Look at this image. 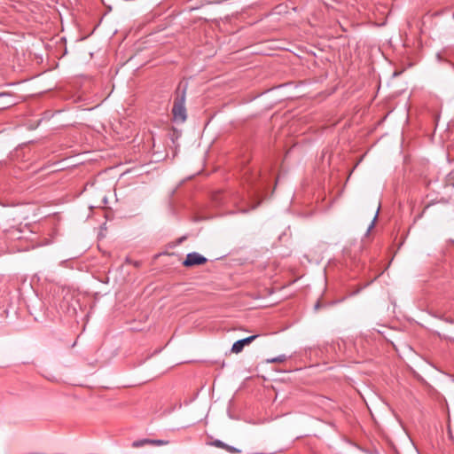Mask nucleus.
I'll list each match as a JSON object with an SVG mask.
<instances>
[{
    "label": "nucleus",
    "instance_id": "nucleus-7",
    "mask_svg": "<svg viewBox=\"0 0 454 454\" xmlns=\"http://www.w3.org/2000/svg\"><path fill=\"white\" fill-rule=\"evenodd\" d=\"M286 360V355H280L278 356L273 357L271 359H268L267 362L269 363H282Z\"/></svg>",
    "mask_w": 454,
    "mask_h": 454
},
{
    "label": "nucleus",
    "instance_id": "nucleus-14",
    "mask_svg": "<svg viewBox=\"0 0 454 454\" xmlns=\"http://www.w3.org/2000/svg\"><path fill=\"white\" fill-rule=\"evenodd\" d=\"M447 322L453 323V320L446 318Z\"/></svg>",
    "mask_w": 454,
    "mask_h": 454
},
{
    "label": "nucleus",
    "instance_id": "nucleus-4",
    "mask_svg": "<svg viewBox=\"0 0 454 454\" xmlns=\"http://www.w3.org/2000/svg\"><path fill=\"white\" fill-rule=\"evenodd\" d=\"M209 444L211 446H214L216 448L223 449L230 453H239L240 452V450L239 449H237L236 447L228 445L226 443H224L223 442H222L221 440H217V439L214 440V441L210 442Z\"/></svg>",
    "mask_w": 454,
    "mask_h": 454
},
{
    "label": "nucleus",
    "instance_id": "nucleus-3",
    "mask_svg": "<svg viewBox=\"0 0 454 454\" xmlns=\"http://www.w3.org/2000/svg\"><path fill=\"white\" fill-rule=\"evenodd\" d=\"M16 104L14 96L9 92L0 93V110L9 108Z\"/></svg>",
    "mask_w": 454,
    "mask_h": 454
},
{
    "label": "nucleus",
    "instance_id": "nucleus-5",
    "mask_svg": "<svg viewBox=\"0 0 454 454\" xmlns=\"http://www.w3.org/2000/svg\"><path fill=\"white\" fill-rule=\"evenodd\" d=\"M243 343L240 341V340L235 341L231 347V352L235 354L240 353L244 348Z\"/></svg>",
    "mask_w": 454,
    "mask_h": 454
},
{
    "label": "nucleus",
    "instance_id": "nucleus-1",
    "mask_svg": "<svg viewBox=\"0 0 454 454\" xmlns=\"http://www.w3.org/2000/svg\"><path fill=\"white\" fill-rule=\"evenodd\" d=\"M187 89L188 83L180 82L175 91L171 114L172 121L178 124H182L187 120V109L185 107Z\"/></svg>",
    "mask_w": 454,
    "mask_h": 454
},
{
    "label": "nucleus",
    "instance_id": "nucleus-12",
    "mask_svg": "<svg viewBox=\"0 0 454 454\" xmlns=\"http://www.w3.org/2000/svg\"><path fill=\"white\" fill-rule=\"evenodd\" d=\"M258 205H259V202H258L256 205L252 206V207L250 208V210H251V209H254V208H256ZM248 211H249V209H246V208H245V209H241V210H240V212H242V213H247Z\"/></svg>",
    "mask_w": 454,
    "mask_h": 454
},
{
    "label": "nucleus",
    "instance_id": "nucleus-11",
    "mask_svg": "<svg viewBox=\"0 0 454 454\" xmlns=\"http://www.w3.org/2000/svg\"><path fill=\"white\" fill-rule=\"evenodd\" d=\"M379 210H380V207L377 208L376 214H375V215L373 217L372 222L371 223V224H370L369 228H368V231H370L371 229H372L374 227L375 222H376L377 217H378Z\"/></svg>",
    "mask_w": 454,
    "mask_h": 454
},
{
    "label": "nucleus",
    "instance_id": "nucleus-2",
    "mask_svg": "<svg viewBox=\"0 0 454 454\" xmlns=\"http://www.w3.org/2000/svg\"><path fill=\"white\" fill-rule=\"evenodd\" d=\"M207 262V259L197 252H192L187 254L186 258L183 262V265L185 267H193L204 264Z\"/></svg>",
    "mask_w": 454,
    "mask_h": 454
},
{
    "label": "nucleus",
    "instance_id": "nucleus-6",
    "mask_svg": "<svg viewBox=\"0 0 454 454\" xmlns=\"http://www.w3.org/2000/svg\"><path fill=\"white\" fill-rule=\"evenodd\" d=\"M151 439H141L132 442L134 448H139L145 444H150Z\"/></svg>",
    "mask_w": 454,
    "mask_h": 454
},
{
    "label": "nucleus",
    "instance_id": "nucleus-9",
    "mask_svg": "<svg viewBox=\"0 0 454 454\" xmlns=\"http://www.w3.org/2000/svg\"><path fill=\"white\" fill-rule=\"evenodd\" d=\"M258 337V335H251L247 338L241 339L240 341L243 343V345H247L251 343L254 340H255Z\"/></svg>",
    "mask_w": 454,
    "mask_h": 454
},
{
    "label": "nucleus",
    "instance_id": "nucleus-8",
    "mask_svg": "<svg viewBox=\"0 0 454 454\" xmlns=\"http://www.w3.org/2000/svg\"><path fill=\"white\" fill-rule=\"evenodd\" d=\"M446 185L454 186V169L446 176Z\"/></svg>",
    "mask_w": 454,
    "mask_h": 454
},
{
    "label": "nucleus",
    "instance_id": "nucleus-10",
    "mask_svg": "<svg viewBox=\"0 0 454 454\" xmlns=\"http://www.w3.org/2000/svg\"><path fill=\"white\" fill-rule=\"evenodd\" d=\"M168 442V441H164V440H153V439H151L150 444L160 446V445H165Z\"/></svg>",
    "mask_w": 454,
    "mask_h": 454
},
{
    "label": "nucleus",
    "instance_id": "nucleus-13",
    "mask_svg": "<svg viewBox=\"0 0 454 454\" xmlns=\"http://www.w3.org/2000/svg\"><path fill=\"white\" fill-rule=\"evenodd\" d=\"M319 307H320V302H319V301H317V302L315 304V307H314V308H315V309H319Z\"/></svg>",
    "mask_w": 454,
    "mask_h": 454
}]
</instances>
